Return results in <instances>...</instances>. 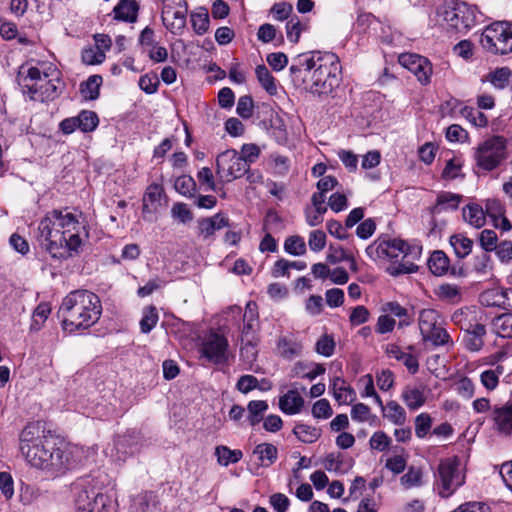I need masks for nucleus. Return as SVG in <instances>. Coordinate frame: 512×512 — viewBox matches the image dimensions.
Here are the masks:
<instances>
[{"instance_id":"nucleus-1","label":"nucleus","mask_w":512,"mask_h":512,"mask_svg":"<svg viewBox=\"0 0 512 512\" xmlns=\"http://www.w3.org/2000/svg\"><path fill=\"white\" fill-rule=\"evenodd\" d=\"M87 236L78 216L67 209L48 212L38 225L40 246L57 260L73 257Z\"/></svg>"},{"instance_id":"nucleus-2","label":"nucleus","mask_w":512,"mask_h":512,"mask_svg":"<svg viewBox=\"0 0 512 512\" xmlns=\"http://www.w3.org/2000/svg\"><path fill=\"white\" fill-rule=\"evenodd\" d=\"M19 449L32 466L51 473L68 469L69 453L66 446L49 433L42 422L27 424L20 434Z\"/></svg>"},{"instance_id":"nucleus-3","label":"nucleus","mask_w":512,"mask_h":512,"mask_svg":"<svg viewBox=\"0 0 512 512\" xmlns=\"http://www.w3.org/2000/svg\"><path fill=\"white\" fill-rule=\"evenodd\" d=\"M339 69L338 60L334 55L315 58V55L298 56L290 68V74L294 82L305 83L312 93L324 94L332 90Z\"/></svg>"},{"instance_id":"nucleus-4","label":"nucleus","mask_w":512,"mask_h":512,"mask_svg":"<svg viewBox=\"0 0 512 512\" xmlns=\"http://www.w3.org/2000/svg\"><path fill=\"white\" fill-rule=\"evenodd\" d=\"M99 297L87 290L70 292L62 301L58 317L62 320L64 330L87 329L95 324L101 315Z\"/></svg>"},{"instance_id":"nucleus-5","label":"nucleus","mask_w":512,"mask_h":512,"mask_svg":"<svg viewBox=\"0 0 512 512\" xmlns=\"http://www.w3.org/2000/svg\"><path fill=\"white\" fill-rule=\"evenodd\" d=\"M437 21L452 34H465L475 26L478 13L475 6L466 2H451L437 11Z\"/></svg>"},{"instance_id":"nucleus-6","label":"nucleus","mask_w":512,"mask_h":512,"mask_svg":"<svg viewBox=\"0 0 512 512\" xmlns=\"http://www.w3.org/2000/svg\"><path fill=\"white\" fill-rule=\"evenodd\" d=\"M482 48L494 55L512 52V23L496 21L488 25L480 37Z\"/></svg>"},{"instance_id":"nucleus-7","label":"nucleus","mask_w":512,"mask_h":512,"mask_svg":"<svg viewBox=\"0 0 512 512\" xmlns=\"http://www.w3.org/2000/svg\"><path fill=\"white\" fill-rule=\"evenodd\" d=\"M507 158V140L503 136H492L475 150L474 159L479 168L491 171Z\"/></svg>"},{"instance_id":"nucleus-8","label":"nucleus","mask_w":512,"mask_h":512,"mask_svg":"<svg viewBox=\"0 0 512 512\" xmlns=\"http://www.w3.org/2000/svg\"><path fill=\"white\" fill-rule=\"evenodd\" d=\"M438 480V494L442 498H449L464 484L465 476L459 471V462L456 458L445 459L439 463Z\"/></svg>"},{"instance_id":"nucleus-9","label":"nucleus","mask_w":512,"mask_h":512,"mask_svg":"<svg viewBox=\"0 0 512 512\" xmlns=\"http://www.w3.org/2000/svg\"><path fill=\"white\" fill-rule=\"evenodd\" d=\"M248 169L246 158L234 149L226 150L217 156L216 173L227 182L241 178Z\"/></svg>"},{"instance_id":"nucleus-10","label":"nucleus","mask_w":512,"mask_h":512,"mask_svg":"<svg viewBox=\"0 0 512 512\" xmlns=\"http://www.w3.org/2000/svg\"><path fill=\"white\" fill-rule=\"evenodd\" d=\"M375 244L377 255L381 258L393 260L402 256V259H417L420 256L421 249L419 247L410 246L401 239L383 237L379 238Z\"/></svg>"},{"instance_id":"nucleus-11","label":"nucleus","mask_w":512,"mask_h":512,"mask_svg":"<svg viewBox=\"0 0 512 512\" xmlns=\"http://www.w3.org/2000/svg\"><path fill=\"white\" fill-rule=\"evenodd\" d=\"M162 21L173 34H181L186 26V0H163Z\"/></svg>"},{"instance_id":"nucleus-12","label":"nucleus","mask_w":512,"mask_h":512,"mask_svg":"<svg viewBox=\"0 0 512 512\" xmlns=\"http://www.w3.org/2000/svg\"><path fill=\"white\" fill-rule=\"evenodd\" d=\"M106 503V496L90 485H82L76 494L75 505L78 512H101Z\"/></svg>"},{"instance_id":"nucleus-13","label":"nucleus","mask_w":512,"mask_h":512,"mask_svg":"<svg viewBox=\"0 0 512 512\" xmlns=\"http://www.w3.org/2000/svg\"><path fill=\"white\" fill-rule=\"evenodd\" d=\"M399 63L412 72L422 84H428L432 74V65L423 56L412 53H403L399 56Z\"/></svg>"},{"instance_id":"nucleus-14","label":"nucleus","mask_w":512,"mask_h":512,"mask_svg":"<svg viewBox=\"0 0 512 512\" xmlns=\"http://www.w3.org/2000/svg\"><path fill=\"white\" fill-rule=\"evenodd\" d=\"M227 348V339L223 335L211 332L204 338L201 352L208 360L218 364L226 361Z\"/></svg>"},{"instance_id":"nucleus-15","label":"nucleus","mask_w":512,"mask_h":512,"mask_svg":"<svg viewBox=\"0 0 512 512\" xmlns=\"http://www.w3.org/2000/svg\"><path fill=\"white\" fill-rule=\"evenodd\" d=\"M17 80L23 93L29 95L30 99L35 100L39 92V82H43L44 74L36 67L28 68L25 74L23 67H21Z\"/></svg>"},{"instance_id":"nucleus-16","label":"nucleus","mask_w":512,"mask_h":512,"mask_svg":"<svg viewBox=\"0 0 512 512\" xmlns=\"http://www.w3.org/2000/svg\"><path fill=\"white\" fill-rule=\"evenodd\" d=\"M495 430L503 436L512 437V400L493 410Z\"/></svg>"},{"instance_id":"nucleus-17","label":"nucleus","mask_w":512,"mask_h":512,"mask_svg":"<svg viewBox=\"0 0 512 512\" xmlns=\"http://www.w3.org/2000/svg\"><path fill=\"white\" fill-rule=\"evenodd\" d=\"M198 235L204 240L209 239L214 233L223 228L229 227V219L221 213H217L212 217L201 218L197 221Z\"/></svg>"},{"instance_id":"nucleus-18","label":"nucleus","mask_w":512,"mask_h":512,"mask_svg":"<svg viewBox=\"0 0 512 512\" xmlns=\"http://www.w3.org/2000/svg\"><path fill=\"white\" fill-rule=\"evenodd\" d=\"M139 8L136 0H119L113 9L114 19L134 23L137 21Z\"/></svg>"},{"instance_id":"nucleus-19","label":"nucleus","mask_w":512,"mask_h":512,"mask_svg":"<svg viewBox=\"0 0 512 512\" xmlns=\"http://www.w3.org/2000/svg\"><path fill=\"white\" fill-rule=\"evenodd\" d=\"M114 448L119 460L125 459L129 454H133L138 449V436L135 432H126L118 435L114 440Z\"/></svg>"},{"instance_id":"nucleus-20","label":"nucleus","mask_w":512,"mask_h":512,"mask_svg":"<svg viewBox=\"0 0 512 512\" xmlns=\"http://www.w3.org/2000/svg\"><path fill=\"white\" fill-rule=\"evenodd\" d=\"M163 188L161 185L153 183L149 185L143 196L142 213L144 217L147 214H152L158 211L161 205V197L163 195Z\"/></svg>"},{"instance_id":"nucleus-21","label":"nucleus","mask_w":512,"mask_h":512,"mask_svg":"<svg viewBox=\"0 0 512 512\" xmlns=\"http://www.w3.org/2000/svg\"><path fill=\"white\" fill-rule=\"evenodd\" d=\"M255 304L249 302L244 313V325L241 331V341L258 340L256 332L258 328L257 312Z\"/></svg>"},{"instance_id":"nucleus-22","label":"nucleus","mask_w":512,"mask_h":512,"mask_svg":"<svg viewBox=\"0 0 512 512\" xmlns=\"http://www.w3.org/2000/svg\"><path fill=\"white\" fill-rule=\"evenodd\" d=\"M252 454L257 458L259 466L265 468L272 466L278 459V449L272 443L256 445Z\"/></svg>"},{"instance_id":"nucleus-23","label":"nucleus","mask_w":512,"mask_h":512,"mask_svg":"<svg viewBox=\"0 0 512 512\" xmlns=\"http://www.w3.org/2000/svg\"><path fill=\"white\" fill-rule=\"evenodd\" d=\"M304 405V399L297 390H289L279 398V408L288 415L299 413Z\"/></svg>"},{"instance_id":"nucleus-24","label":"nucleus","mask_w":512,"mask_h":512,"mask_svg":"<svg viewBox=\"0 0 512 512\" xmlns=\"http://www.w3.org/2000/svg\"><path fill=\"white\" fill-rule=\"evenodd\" d=\"M477 312L472 308H462L456 310L452 316L451 321L457 325L462 331L472 329L475 324L481 323L477 317Z\"/></svg>"},{"instance_id":"nucleus-25","label":"nucleus","mask_w":512,"mask_h":512,"mask_svg":"<svg viewBox=\"0 0 512 512\" xmlns=\"http://www.w3.org/2000/svg\"><path fill=\"white\" fill-rule=\"evenodd\" d=\"M276 349L284 359L291 360L301 354L302 344L290 336H281L277 340Z\"/></svg>"},{"instance_id":"nucleus-26","label":"nucleus","mask_w":512,"mask_h":512,"mask_svg":"<svg viewBox=\"0 0 512 512\" xmlns=\"http://www.w3.org/2000/svg\"><path fill=\"white\" fill-rule=\"evenodd\" d=\"M463 332L465 333L464 343L468 350L476 352L483 347V337L486 334V329L482 323L475 324L472 329Z\"/></svg>"},{"instance_id":"nucleus-27","label":"nucleus","mask_w":512,"mask_h":512,"mask_svg":"<svg viewBox=\"0 0 512 512\" xmlns=\"http://www.w3.org/2000/svg\"><path fill=\"white\" fill-rule=\"evenodd\" d=\"M418 324L421 335H428L441 325L438 312L434 309L421 310L418 317Z\"/></svg>"},{"instance_id":"nucleus-28","label":"nucleus","mask_w":512,"mask_h":512,"mask_svg":"<svg viewBox=\"0 0 512 512\" xmlns=\"http://www.w3.org/2000/svg\"><path fill=\"white\" fill-rule=\"evenodd\" d=\"M462 196L451 192H441L437 195L436 204L432 207V213L439 214L446 210H456Z\"/></svg>"},{"instance_id":"nucleus-29","label":"nucleus","mask_w":512,"mask_h":512,"mask_svg":"<svg viewBox=\"0 0 512 512\" xmlns=\"http://www.w3.org/2000/svg\"><path fill=\"white\" fill-rule=\"evenodd\" d=\"M382 410L383 417L388 419L391 423L397 426L405 424L407 416L404 408L396 401H389L384 406L380 407Z\"/></svg>"},{"instance_id":"nucleus-30","label":"nucleus","mask_w":512,"mask_h":512,"mask_svg":"<svg viewBox=\"0 0 512 512\" xmlns=\"http://www.w3.org/2000/svg\"><path fill=\"white\" fill-rule=\"evenodd\" d=\"M331 389L333 391L334 398L340 404H348L354 401L355 392L354 390L346 386V383L340 377H335L332 381Z\"/></svg>"},{"instance_id":"nucleus-31","label":"nucleus","mask_w":512,"mask_h":512,"mask_svg":"<svg viewBox=\"0 0 512 512\" xmlns=\"http://www.w3.org/2000/svg\"><path fill=\"white\" fill-rule=\"evenodd\" d=\"M479 301L486 307H505L507 303L506 292L499 288L488 289L480 294Z\"/></svg>"},{"instance_id":"nucleus-32","label":"nucleus","mask_w":512,"mask_h":512,"mask_svg":"<svg viewBox=\"0 0 512 512\" xmlns=\"http://www.w3.org/2000/svg\"><path fill=\"white\" fill-rule=\"evenodd\" d=\"M464 220L470 225L481 228L484 226L486 217L483 208L475 203L468 204L462 209Z\"/></svg>"},{"instance_id":"nucleus-33","label":"nucleus","mask_w":512,"mask_h":512,"mask_svg":"<svg viewBox=\"0 0 512 512\" xmlns=\"http://www.w3.org/2000/svg\"><path fill=\"white\" fill-rule=\"evenodd\" d=\"M402 400L411 410H416L424 405L425 395L423 387H405Z\"/></svg>"},{"instance_id":"nucleus-34","label":"nucleus","mask_w":512,"mask_h":512,"mask_svg":"<svg viewBox=\"0 0 512 512\" xmlns=\"http://www.w3.org/2000/svg\"><path fill=\"white\" fill-rule=\"evenodd\" d=\"M511 76V70L508 67L496 68L494 71L489 72L481 81L490 82L496 89H504Z\"/></svg>"},{"instance_id":"nucleus-35","label":"nucleus","mask_w":512,"mask_h":512,"mask_svg":"<svg viewBox=\"0 0 512 512\" xmlns=\"http://www.w3.org/2000/svg\"><path fill=\"white\" fill-rule=\"evenodd\" d=\"M428 267L434 275L441 276L448 272L449 259L443 251H434L428 259Z\"/></svg>"},{"instance_id":"nucleus-36","label":"nucleus","mask_w":512,"mask_h":512,"mask_svg":"<svg viewBox=\"0 0 512 512\" xmlns=\"http://www.w3.org/2000/svg\"><path fill=\"white\" fill-rule=\"evenodd\" d=\"M268 410V403L264 400H252L247 405V419L251 426L259 424L264 419V414Z\"/></svg>"},{"instance_id":"nucleus-37","label":"nucleus","mask_w":512,"mask_h":512,"mask_svg":"<svg viewBox=\"0 0 512 512\" xmlns=\"http://www.w3.org/2000/svg\"><path fill=\"white\" fill-rule=\"evenodd\" d=\"M450 244L459 258H465L469 255L473 247V241L462 234L452 235Z\"/></svg>"},{"instance_id":"nucleus-38","label":"nucleus","mask_w":512,"mask_h":512,"mask_svg":"<svg viewBox=\"0 0 512 512\" xmlns=\"http://www.w3.org/2000/svg\"><path fill=\"white\" fill-rule=\"evenodd\" d=\"M102 83V77L99 75H91L80 86V91L84 98L95 100L99 96V88Z\"/></svg>"},{"instance_id":"nucleus-39","label":"nucleus","mask_w":512,"mask_h":512,"mask_svg":"<svg viewBox=\"0 0 512 512\" xmlns=\"http://www.w3.org/2000/svg\"><path fill=\"white\" fill-rule=\"evenodd\" d=\"M218 463L222 466H228L230 463H237L243 457L241 450H231L226 446H218L215 449Z\"/></svg>"},{"instance_id":"nucleus-40","label":"nucleus","mask_w":512,"mask_h":512,"mask_svg":"<svg viewBox=\"0 0 512 512\" xmlns=\"http://www.w3.org/2000/svg\"><path fill=\"white\" fill-rule=\"evenodd\" d=\"M493 329L501 337H512V313H504L492 321Z\"/></svg>"},{"instance_id":"nucleus-41","label":"nucleus","mask_w":512,"mask_h":512,"mask_svg":"<svg viewBox=\"0 0 512 512\" xmlns=\"http://www.w3.org/2000/svg\"><path fill=\"white\" fill-rule=\"evenodd\" d=\"M256 76L261 86L270 94L275 95L277 93V86L275 78L272 76L270 71L265 65H259L256 67Z\"/></svg>"},{"instance_id":"nucleus-42","label":"nucleus","mask_w":512,"mask_h":512,"mask_svg":"<svg viewBox=\"0 0 512 512\" xmlns=\"http://www.w3.org/2000/svg\"><path fill=\"white\" fill-rule=\"evenodd\" d=\"M191 24L193 30L202 35L207 32L209 28V15L205 8H199L196 12L191 13Z\"/></svg>"},{"instance_id":"nucleus-43","label":"nucleus","mask_w":512,"mask_h":512,"mask_svg":"<svg viewBox=\"0 0 512 512\" xmlns=\"http://www.w3.org/2000/svg\"><path fill=\"white\" fill-rule=\"evenodd\" d=\"M293 433L304 443H313L320 436L319 429L305 424H297L293 429Z\"/></svg>"},{"instance_id":"nucleus-44","label":"nucleus","mask_w":512,"mask_h":512,"mask_svg":"<svg viewBox=\"0 0 512 512\" xmlns=\"http://www.w3.org/2000/svg\"><path fill=\"white\" fill-rule=\"evenodd\" d=\"M159 316L154 306H147L143 309L142 319L140 320V329L142 333H149L157 324Z\"/></svg>"},{"instance_id":"nucleus-45","label":"nucleus","mask_w":512,"mask_h":512,"mask_svg":"<svg viewBox=\"0 0 512 512\" xmlns=\"http://www.w3.org/2000/svg\"><path fill=\"white\" fill-rule=\"evenodd\" d=\"M77 121L81 131L90 132L97 127L99 119L95 112L84 110L77 116Z\"/></svg>"},{"instance_id":"nucleus-46","label":"nucleus","mask_w":512,"mask_h":512,"mask_svg":"<svg viewBox=\"0 0 512 512\" xmlns=\"http://www.w3.org/2000/svg\"><path fill=\"white\" fill-rule=\"evenodd\" d=\"M414 260L415 259L412 258L402 259V262L388 267L387 271L392 276L414 273L418 269V266L414 263Z\"/></svg>"},{"instance_id":"nucleus-47","label":"nucleus","mask_w":512,"mask_h":512,"mask_svg":"<svg viewBox=\"0 0 512 512\" xmlns=\"http://www.w3.org/2000/svg\"><path fill=\"white\" fill-rule=\"evenodd\" d=\"M422 338L424 341H430L434 346H444L452 342L450 335L441 325Z\"/></svg>"},{"instance_id":"nucleus-48","label":"nucleus","mask_w":512,"mask_h":512,"mask_svg":"<svg viewBox=\"0 0 512 512\" xmlns=\"http://www.w3.org/2000/svg\"><path fill=\"white\" fill-rule=\"evenodd\" d=\"M155 505V496L152 492H145L137 495L132 500V508L136 512H147L150 506Z\"/></svg>"},{"instance_id":"nucleus-49","label":"nucleus","mask_w":512,"mask_h":512,"mask_svg":"<svg viewBox=\"0 0 512 512\" xmlns=\"http://www.w3.org/2000/svg\"><path fill=\"white\" fill-rule=\"evenodd\" d=\"M284 249L287 253L300 256L306 252V244L300 236H290L285 240Z\"/></svg>"},{"instance_id":"nucleus-50","label":"nucleus","mask_w":512,"mask_h":512,"mask_svg":"<svg viewBox=\"0 0 512 512\" xmlns=\"http://www.w3.org/2000/svg\"><path fill=\"white\" fill-rule=\"evenodd\" d=\"M174 187L183 196L192 197L196 189V182L191 176L183 175L176 179Z\"/></svg>"},{"instance_id":"nucleus-51","label":"nucleus","mask_w":512,"mask_h":512,"mask_svg":"<svg viewBox=\"0 0 512 512\" xmlns=\"http://www.w3.org/2000/svg\"><path fill=\"white\" fill-rule=\"evenodd\" d=\"M359 385L363 389L361 392L362 397H373L379 407H382V400L375 391L373 378L370 374L361 377L359 379Z\"/></svg>"},{"instance_id":"nucleus-52","label":"nucleus","mask_w":512,"mask_h":512,"mask_svg":"<svg viewBox=\"0 0 512 512\" xmlns=\"http://www.w3.org/2000/svg\"><path fill=\"white\" fill-rule=\"evenodd\" d=\"M304 28V25L300 22L297 16L291 17L286 23V34L288 40L292 43H297Z\"/></svg>"},{"instance_id":"nucleus-53","label":"nucleus","mask_w":512,"mask_h":512,"mask_svg":"<svg viewBox=\"0 0 512 512\" xmlns=\"http://www.w3.org/2000/svg\"><path fill=\"white\" fill-rule=\"evenodd\" d=\"M432 418L427 413H421L415 418V434L418 438H424L430 431Z\"/></svg>"},{"instance_id":"nucleus-54","label":"nucleus","mask_w":512,"mask_h":512,"mask_svg":"<svg viewBox=\"0 0 512 512\" xmlns=\"http://www.w3.org/2000/svg\"><path fill=\"white\" fill-rule=\"evenodd\" d=\"M237 114L243 119H249L254 112L253 99L249 95L241 96L237 102Z\"/></svg>"},{"instance_id":"nucleus-55","label":"nucleus","mask_w":512,"mask_h":512,"mask_svg":"<svg viewBox=\"0 0 512 512\" xmlns=\"http://www.w3.org/2000/svg\"><path fill=\"white\" fill-rule=\"evenodd\" d=\"M316 352L325 357H330L334 353L335 341L332 336L327 334L318 339L315 346Z\"/></svg>"},{"instance_id":"nucleus-56","label":"nucleus","mask_w":512,"mask_h":512,"mask_svg":"<svg viewBox=\"0 0 512 512\" xmlns=\"http://www.w3.org/2000/svg\"><path fill=\"white\" fill-rule=\"evenodd\" d=\"M502 373V368L497 367L496 370H485L481 373L480 380L483 386L489 390L497 387L499 382V375Z\"/></svg>"},{"instance_id":"nucleus-57","label":"nucleus","mask_w":512,"mask_h":512,"mask_svg":"<svg viewBox=\"0 0 512 512\" xmlns=\"http://www.w3.org/2000/svg\"><path fill=\"white\" fill-rule=\"evenodd\" d=\"M47 78L48 75L44 73V84H40L38 86L39 92L35 100L44 101L46 99H53L56 96L57 87L51 80H48Z\"/></svg>"},{"instance_id":"nucleus-58","label":"nucleus","mask_w":512,"mask_h":512,"mask_svg":"<svg viewBox=\"0 0 512 512\" xmlns=\"http://www.w3.org/2000/svg\"><path fill=\"white\" fill-rule=\"evenodd\" d=\"M485 216L492 218L493 222L498 221L500 216L505 214V207L498 199H488L485 204Z\"/></svg>"},{"instance_id":"nucleus-59","label":"nucleus","mask_w":512,"mask_h":512,"mask_svg":"<svg viewBox=\"0 0 512 512\" xmlns=\"http://www.w3.org/2000/svg\"><path fill=\"white\" fill-rule=\"evenodd\" d=\"M371 449L385 451L391 444V438L383 431H376L370 438Z\"/></svg>"},{"instance_id":"nucleus-60","label":"nucleus","mask_w":512,"mask_h":512,"mask_svg":"<svg viewBox=\"0 0 512 512\" xmlns=\"http://www.w3.org/2000/svg\"><path fill=\"white\" fill-rule=\"evenodd\" d=\"M421 472L414 467H410L408 471L400 478L401 484L409 489L421 484Z\"/></svg>"},{"instance_id":"nucleus-61","label":"nucleus","mask_w":512,"mask_h":512,"mask_svg":"<svg viewBox=\"0 0 512 512\" xmlns=\"http://www.w3.org/2000/svg\"><path fill=\"white\" fill-rule=\"evenodd\" d=\"M308 245L314 252H320L326 245V235L322 230H314L309 234Z\"/></svg>"},{"instance_id":"nucleus-62","label":"nucleus","mask_w":512,"mask_h":512,"mask_svg":"<svg viewBox=\"0 0 512 512\" xmlns=\"http://www.w3.org/2000/svg\"><path fill=\"white\" fill-rule=\"evenodd\" d=\"M480 245L486 252L496 249L497 234L493 230L485 229L480 233Z\"/></svg>"},{"instance_id":"nucleus-63","label":"nucleus","mask_w":512,"mask_h":512,"mask_svg":"<svg viewBox=\"0 0 512 512\" xmlns=\"http://www.w3.org/2000/svg\"><path fill=\"white\" fill-rule=\"evenodd\" d=\"M437 295L443 300L455 301L460 298V290L454 284H442L438 287Z\"/></svg>"},{"instance_id":"nucleus-64","label":"nucleus","mask_w":512,"mask_h":512,"mask_svg":"<svg viewBox=\"0 0 512 512\" xmlns=\"http://www.w3.org/2000/svg\"><path fill=\"white\" fill-rule=\"evenodd\" d=\"M258 387V379L253 375H242L236 384V389L247 394Z\"/></svg>"}]
</instances>
